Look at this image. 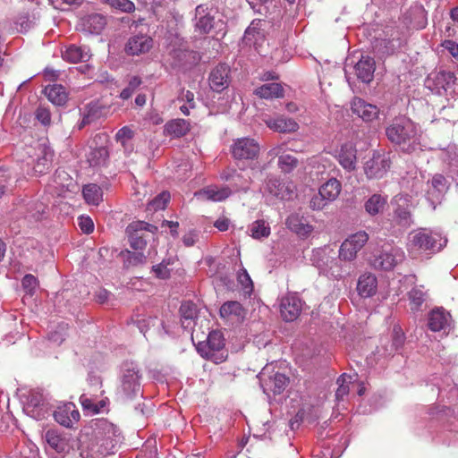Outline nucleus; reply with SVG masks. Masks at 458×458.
Segmentation results:
<instances>
[{"mask_svg": "<svg viewBox=\"0 0 458 458\" xmlns=\"http://www.w3.org/2000/svg\"><path fill=\"white\" fill-rule=\"evenodd\" d=\"M255 95L261 98H281L284 95V89L281 84L276 82L267 83L254 90Z\"/></svg>", "mask_w": 458, "mask_h": 458, "instance_id": "obj_41", "label": "nucleus"}, {"mask_svg": "<svg viewBox=\"0 0 458 458\" xmlns=\"http://www.w3.org/2000/svg\"><path fill=\"white\" fill-rule=\"evenodd\" d=\"M264 122L269 129L280 133L295 132L299 129V124L294 119L284 115L268 117Z\"/></svg>", "mask_w": 458, "mask_h": 458, "instance_id": "obj_25", "label": "nucleus"}, {"mask_svg": "<svg viewBox=\"0 0 458 458\" xmlns=\"http://www.w3.org/2000/svg\"><path fill=\"white\" fill-rule=\"evenodd\" d=\"M80 403L85 411H89L92 413H98L106 407V402L104 400L97 402L88 394H83L80 397Z\"/></svg>", "mask_w": 458, "mask_h": 458, "instance_id": "obj_46", "label": "nucleus"}, {"mask_svg": "<svg viewBox=\"0 0 458 458\" xmlns=\"http://www.w3.org/2000/svg\"><path fill=\"white\" fill-rule=\"evenodd\" d=\"M310 261L318 269L319 274L334 279L342 277V267L335 257L334 250L329 247L314 250Z\"/></svg>", "mask_w": 458, "mask_h": 458, "instance_id": "obj_4", "label": "nucleus"}, {"mask_svg": "<svg viewBox=\"0 0 458 458\" xmlns=\"http://www.w3.org/2000/svg\"><path fill=\"white\" fill-rule=\"evenodd\" d=\"M387 204V196L375 193L371 195L364 203V208L370 216H376L382 213Z\"/></svg>", "mask_w": 458, "mask_h": 458, "instance_id": "obj_37", "label": "nucleus"}, {"mask_svg": "<svg viewBox=\"0 0 458 458\" xmlns=\"http://www.w3.org/2000/svg\"><path fill=\"white\" fill-rule=\"evenodd\" d=\"M391 164L389 153L374 151L364 164V173L369 179H380L386 174Z\"/></svg>", "mask_w": 458, "mask_h": 458, "instance_id": "obj_9", "label": "nucleus"}, {"mask_svg": "<svg viewBox=\"0 0 458 458\" xmlns=\"http://www.w3.org/2000/svg\"><path fill=\"white\" fill-rule=\"evenodd\" d=\"M303 301L295 293H289L280 301V314L284 321L296 320L301 313Z\"/></svg>", "mask_w": 458, "mask_h": 458, "instance_id": "obj_12", "label": "nucleus"}, {"mask_svg": "<svg viewBox=\"0 0 458 458\" xmlns=\"http://www.w3.org/2000/svg\"><path fill=\"white\" fill-rule=\"evenodd\" d=\"M220 317L231 324H238L243 321L247 310L236 301H225L220 308Z\"/></svg>", "mask_w": 458, "mask_h": 458, "instance_id": "obj_19", "label": "nucleus"}, {"mask_svg": "<svg viewBox=\"0 0 458 458\" xmlns=\"http://www.w3.org/2000/svg\"><path fill=\"white\" fill-rule=\"evenodd\" d=\"M351 109L353 114L357 115L365 123H370L378 118L379 108L373 104L366 102L360 98H353L351 102Z\"/></svg>", "mask_w": 458, "mask_h": 458, "instance_id": "obj_15", "label": "nucleus"}, {"mask_svg": "<svg viewBox=\"0 0 458 458\" xmlns=\"http://www.w3.org/2000/svg\"><path fill=\"white\" fill-rule=\"evenodd\" d=\"M62 57L70 63L86 62L90 57L89 49L87 47L71 45L62 50Z\"/></svg>", "mask_w": 458, "mask_h": 458, "instance_id": "obj_32", "label": "nucleus"}, {"mask_svg": "<svg viewBox=\"0 0 458 458\" xmlns=\"http://www.w3.org/2000/svg\"><path fill=\"white\" fill-rule=\"evenodd\" d=\"M67 329V324H60L56 330L49 334V340L57 345L61 344L65 338Z\"/></svg>", "mask_w": 458, "mask_h": 458, "instance_id": "obj_57", "label": "nucleus"}, {"mask_svg": "<svg viewBox=\"0 0 458 458\" xmlns=\"http://www.w3.org/2000/svg\"><path fill=\"white\" fill-rule=\"evenodd\" d=\"M289 382L288 377L282 373L276 372L273 376L266 377V373L261 372L260 385L264 393L269 395L270 393L274 394H281L286 387Z\"/></svg>", "mask_w": 458, "mask_h": 458, "instance_id": "obj_18", "label": "nucleus"}, {"mask_svg": "<svg viewBox=\"0 0 458 458\" xmlns=\"http://www.w3.org/2000/svg\"><path fill=\"white\" fill-rule=\"evenodd\" d=\"M215 18L210 11L204 5H198L195 9L194 27L199 34H208L214 27Z\"/></svg>", "mask_w": 458, "mask_h": 458, "instance_id": "obj_24", "label": "nucleus"}, {"mask_svg": "<svg viewBox=\"0 0 458 458\" xmlns=\"http://www.w3.org/2000/svg\"><path fill=\"white\" fill-rule=\"evenodd\" d=\"M428 328L433 332L446 333L452 327V317L443 308H437L431 310L428 316Z\"/></svg>", "mask_w": 458, "mask_h": 458, "instance_id": "obj_16", "label": "nucleus"}, {"mask_svg": "<svg viewBox=\"0 0 458 458\" xmlns=\"http://www.w3.org/2000/svg\"><path fill=\"white\" fill-rule=\"evenodd\" d=\"M133 135L134 132L129 126H123L116 132L115 140L124 147L132 139Z\"/></svg>", "mask_w": 458, "mask_h": 458, "instance_id": "obj_60", "label": "nucleus"}, {"mask_svg": "<svg viewBox=\"0 0 458 458\" xmlns=\"http://www.w3.org/2000/svg\"><path fill=\"white\" fill-rule=\"evenodd\" d=\"M129 234L130 245L133 250H141L146 247L147 242L142 233H134L131 232Z\"/></svg>", "mask_w": 458, "mask_h": 458, "instance_id": "obj_58", "label": "nucleus"}, {"mask_svg": "<svg viewBox=\"0 0 458 458\" xmlns=\"http://www.w3.org/2000/svg\"><path fill=\"white\" fill-rule=\"evenodd\" d=\"M286 225L291 231L303 237L308 236L313 231V226L308 224L304 217L297 214H292L287 217Z\"/></svg>", "mask_w": 458, "mask_h": 458, "instance_id": "obj_35", "label": "nucleus"}, {"mask_svg": "<svg viewBox=\"0 0 458 458\" xmlns=\"http://www.w3.org/2000/svg\"><path fill=\"white\" fill-rule=\"evenodd\" d=\"M445 244L446 239L440 233L419 228L409 233L406 248L411 259H420L424 255L440 251Z\"/></svg>", "mask_w": 458, "mask_h": 458, "instance_id": "obj_3", "label": "nucleus"}, {"mask_svg": "<svg viewBox=\"0 0 458 458\" xmlns=\"http://www.w3.org/2000/svg\"><path fill=\"white\" fill-rule=\"evenodd\" d=\"M410 309L416 313L422 309L423 303L428 299V292L423 285H414L407 293Z\"/></svg>", "mask_w": 458, "mask_h": 458, "instance_id": "obj_34", "label": "nucleus"}, {"mask_svg": "<svg viewBox=\"0 0 458 458\" xmlns=\"http://www.w3.org/2000/svg\"><path fill=\"white\" fill-rule=\"evenodd\" d=\"M221 179L230 182L229 187L233 192L240 191H248L250 184V175L248 172L241 170L240 172L228 168L222 172Z\"/></svg>", "mask_w": 458, "mask_h": 458, "instance_id": "obj_14", "label": "nucleus"}, {"mask_svg": "<svg viewBox=\"0 0 458 458\" xmlns=\"http://www.w3.org/2000/svg\"><path fill=\"white\" fill-rule=\"evenodd\" d=\"M342 191L341 182L335 178H331L324 184H322L318 190L320 194L327 199L328 202L335 201Z\"/></svg>", "mask_w": 458, "mask_h": 458, "instance_id": "obj_38", "label": "nucleus"}, {"mask_svg": "<svg viewBox=\"0 0 458 458\" xmlns=\"http://www.w3.org/2000/svg\"><path fill=\"white\" fill-rule=\"evenodd\" d=\"M329 202L327 199L323 198V196L318 191V194L314 195L310 201V208L313 210H321L323 209Z\"/></svg>", "mask_w": 458, "mask_h": 458, "instance_id": "obj_61", "label": "nucleus"}, {"mask_svg": "<svg viewBox=\"0 0 458 458\" xmlns=\"http://www.w3.org/2000/svg\"><path fill=\"white\" fill-rule=\"evenodd\" d=\"M35 118L45 127L51 125V111L48 106L40 105L35 111Z\"/></svg>", "mask_w": 458, "mask_h": 458, "instance_id": "obj_53", "label": "nucleus"}, {"mask_svg": "<svg viewBox=\"0 0 458 458\" xmlns=\"http://www.w3.org/2000/svg\"><path fill=\"white\" fill-rule=\"evenodd\" d=\"M38 157L34 165V171L37 174H44L50 166L53 158V152L50 148L39 145L38 148Z\"/></svg>", "mask_w": 458, "mask_h": 458, "instance_id": "obj_39", "label": "nucleus"}, {"mask_svg": "<svg viewBox=\"0 0 458 458\" xmlns=\"http://www.w3.org/2000/svg\"><path fill=\"white\" fill-rule=\"evenodd\" d=\"M47 99L55 106H63L68 101V92L60 84L47 85L43 90Z\"/></svg>", "mask_w": 458, "mask_h": 458, "instance_id": "obj_31", "label": "nucleus"}, {"mask_svg": "<svg viewBox=\"0 0 458 458\" xmlns=\"http://www.w3.org/2000/svg\"><path fill=\"white\" fill-rule=\"evenodd\" d=\"M455 81V75L449 71H439L430 73L426 79V87L441 95L450 90L452 92V82Z\"/></svg>", "mask_w": 458, "mask_h": 458, "instance_id": "obj_11", "label": "nucleus"}, {"mask_svg": "<svg viewBox=\"0 0 458 458\" xmlns=\"http://www.w3.org/2000/svg\"><path fill=\"white\" fill-rule=\"evenodd\" d=\"M352 382V377L347 374H343L337 378L338 387L335 391V398L337 401H342L349 394V385Z\"/></svg>", "mask_w": 458, "mask_h": 458, "instance_id": "obj_47", "label": "nucleus"}, {"mask_svg": "<svg viewBox=\"0 0 458 458\" xmlns=\"http://www.w3.org/2000/svg\"><path fill=\"white\" fill-rule=\"evenodd\" d=\"M285 144H280L268 151L271 157H278V166L284 173H291L298 165V159L290 154H285Z\"/></svg>", "mask_w": 458, "mask_h": 458, "instance_id": "obj_23", "label": "nucleus"}, {"mask_svg": "<svg viewBox=\"0 0 458 458\" xmlns=\"http://www.w3.org/2000/svg\"><path fill=\"white\" fill-rule=\"evenodd\" d=\"M106 23V18L98 13L89 14L81 21L82 29L92 34H99Z\"/></svg>", "mask_w": 458, "mask_h": 458, "instance_id": "obj_36", "label": "nucleus"}, {"mask_svg": "<svg viewBox=\"0 0 458 458\" xmlns=\"http://www.w3.org/2000/svg\"><path fill=\"white\" fill-rule=\"evenodd\" d=\"M232 194V190L229 186H208L195 193V197L201 200L210 201H223Z\"/></svg>", "mask_w": 458, "mask_h": 458, "instance_id": "obj_26", "label": "nucleus"}, {"mask_svg": "<svg viewBox=\"0 0 458 458\" xmlns=\"http://www.w3.org/2000/svg\"><path fill=\"white\" fill-rule=\"evenodd\" d=\"M140 373L133 362H126L123 366L121 376V391L126 398H131L140 391Z\"/></svg>", "mask_w": 458, "mask_h": 458, "instance_id": "obj_7", "label": "nucleus"}, {"mask_svg": "<svg viewBox=\"0 0 458 458\" xmlns=\"http://www.w3.org/2000/svg\"><path fill=\"white\" fill-rule=\"evenodd\" d=\"M46 440L49 446L57 453H66L70 449L69 438L57 430L47 431Z\"/></svg>", "mask_w": 458, "mask_h": 458, "instance_id": "obj_33", "label": "nucleus"}, {"mask_svg": "<svg viewBox=\"0 0 458 458\" xmlns=\"http://www.w3.org/2000/svg\"><path fill=\"white\" fill-rule=\"evenodd\" d=\"M31 408V416L40 420L47 411V402L43 391L33 389L27 397V409Z\"/></svg>", "mask_w": 458, "mask_h": 458, "instance_id": "obj_21", "label": "nucleus"}, {"mask_svg": "<svg viewBox=\"0 0 458 458\" xmlns=\"http://www.w3.org/2000/svg\"><path fill=\"white\" fill-rule=\"evenodd\" d=\"M82 193L88 204L98 206L102 201V189L95 183L85 185Z\"/></svg>", "mask_w": 458, "mask_h": 458, "instance_id": "obj_43", "label": "nucleus"}, {"mask_svg": "<svg viewBox=\"0 0 458 458\" xmlns=\"http://www.w3.org/2000/svg\"><path fill=\"white\" fill-rule=\"evenodd\" d=\"M141 84L140 78L134 76L132 77L128 83V86L123 89L120 94L121 98L123 99H128L131 97V95L135 92V90L140 87Z\"/></svg>", "mask_w": 458, "mask_h": 458, "instance_id": "obj_56", "label": "nucleus"}, {"mask_svg": "<svg viewBox=\"0 0 458 458\" xmlns=\"http://www.w3.org/2000/svg\"><path fill=\"white\" fill-rule=\"evenodd\" d=\"M91 437L81 452L82 458H99L114 454L121 442L119 429L106 420H98L91 426Z\"/></svg>", "mask_w": 458, "mask_h": 458, "instance_id": "obj_1", "label": "nucleus"}, {"mask_svg": "<svg viewBox=\"0 0 458 458\" xmlns=\"http://www.w3.org/2000/svg\"><path fill=\"white\" fill-rule=\"evenodd\" d=\"M54 418L60 425L72 428L74 423L79 421L80 412L75 404L67 403L57 407L54 411Z\"/></svg>", "mask_w": 458, "mask_h": 458, "instance_id": "obj_22", "label": "nucleus"}, {"mask_svg": "<svg viewBox=\"0 0 458 458\" xmlns=\"http://www.w3.org/2000/svg\"><path fill=\"white\" fill-rule=\"evenodd\" d=\"M261 22L259 20L257 22L254 21L246 29L244 34V39L248 42H250L252 39H256V36H259L260 32L258 30V25Z\"/></svg>", "mask_w": 458, "mask_h": 458, "instance_id": "obj_63", "label": "nucleus"}, {"mask_svg": "<svg viewBox=\"0 0 458 458\" xmlns=\"http://www.w3.org/2000/svg\"><path fill=\"white\" fill-rule=\"evenodd\" d=\"M251 236L255 239L267 237L270 234V227L264 220L253 222L250 228Z\"/></svg>", "mask_w": 458, "mask_h": 458, "instance_id": "obj_49", "label": "nucleus"}, {"mask_svg": "<svg viewBox=\"0 0 458 458\" xmlns=\"http://www.w3.org/2000/svg\"><path fill=\"white\" fill-rule=\"evenodd\" d=\"M169 199L170 193L167 191H163L148 203V209L150 211L165 209Z\"/></svg>", "mask_w": 458, "mask_h": 458, "instance_id": "obj_51", "label": "nucleus"}, {"mask_svg": "<svg viewBox=\"0 0 458 458\" xmlns=\"http://www.w3.org/2000/svg\"><path fill=\"white\" fill-rule=\"evenodd\" d=\"M171 65L182 71H187L196 65L200 57L199 54L192 50L175 49L171 53Z\"/></svg>", "mask_w": 458, "mask_h": 458, "instance_id": "obj_17", "label": "nucleus"}, {"mask_svg": "<svg viewBox=\"0 0 458 458\" xmlns=\"http://www.w3.org/2000/svg\"><path fill=\"white\" fill-rule=\"evenodd\" d=\"M393 206V224L402 228H408L413 224L411 197L408 194H398L391 201Z\"/></svg>", "mask_w": 458, "mask_h": 458, "instance_id": "obj_6", "label": "nucleus"}, {"mask_svg": "<svg viewBox=\"0 0 458 458\" xmlns=\"http://www.w3.org/2000/svg\"><path fill=\"white\" fill-rule=\"evenodd\" d=\"M225 345L223 334L220 331H212L208 334L207 341L199 343L196 348L203 358L219 364L227 357Z\"/></svg>", "mask_w": 458, "mask_h": 458, "instance_id": "obj_5", "label": "nucleus"}, {"mask_svg": "<svg viewBox=\"0 0 458 458\" xmlns=\"http://www.w3.org/2000/svg\"><path fill=\"white\" fill-rule=\"evenodd\" d=\"M157 230V226L148 224L144 221L134 222L127 227L128 233L132 232L134 233H141L142 231H148L151 233H155Z\"/></svg>", "mask_w": 458, "mask_h": 458, "instance_id": "obj_54", "label": "nucleus"}, {"mask_svg": "<svg viewBox=\"0 0 458 458\" xmlns=\"http://www.w3.org/2000/svg\"><path fill=\"white\" fill-rule=\"evenodd\" d=\"M21 285L26 292L27 294L32 296L35 293L36 289L38 288V279L30 274L24 276L21 280Z\"/></svg>", "mask_w": 458, "mask_h": 458, "instance_id": "obj_55", "label": "nucleus"}, {"mask_svg": "<svg viewBox=\"0 0 458 458\" xmlns=\"http://www.w3.org/2000/svg\"><path fill=\"white\" fill-rule=\"evenodd\" d=\"M107 156V150L105 148H95L89 153V162L92 166L101 165L105 164Z\"/></svg>", "mask_w": 458, "mask_h": 458, "instance_id": "obj_50", "label": "nucleus"}, {"mask_svg": "<svg viewBox=\"0 0 458 458\" xmlns=\"http://www.w3.org/2000/svg\"><path fill=\"white\" fill-rule=\"evenodd\" d=\"M196 306L191 301L182 303L180 313L182 316L183 327H188L196 316Z\"/></svg>", "mask_w": 458, "mask_h": 458, "instance_id": "obj_48", "label": "nucleus"}, {"mask_svg": "<svg viewBox=\"0 0 458 458\" xmlns=\"http://www.w3.org/2000/svg\"><path fill=\"white\" fill-rule=\"evenodd\" d=\"M111 7L120 10L123 13H131L135 10V4L131 0H101Z\"/></svg>", "mask_w": 458, "mask_h": 458, "instance_id": "obj_52", "label": "nucleus"}, {"mask_svg": "<svg viewBox=\"0 0 458 458\" xmlns=\"http://www.w3.org/2000/svg\"><path fill=\"white\" fill-rule=\"evenodd\" d=\"M387 139L403 151L411 152L420 143L417 125L405 116L394 118L386 128Z\"/></svg>", "mask_w": 458, "mask_h": 458, "instance_id": "obj_2", "label": "nucleus"}, {"mask_svg": "<svg viewBox=\"0 0 458 458\" xmlns=\"http://www.w3.org/2000/svg\"><path fill=\"white\" fill-rule=\"evenodd\" d=\"M356 289L361 298L374 296L377 291V279L376 276L369 272L361 274L358 279Z\"/></svg>", "mask_w": 458, "mask_h": 458, "instance_id": "obj_28", "label": "nucleus"}, {"mask_svg": "<svg viewBox=\"0 0 458 458\" xmlns=\"http://www.w3.org/2000/svg\"><path fill=\"white\" fill-rule=\"evenodd\" d=\"M369 237L365 231H360L350 235L343 242L339 249V259L344 261H352L358 252L368 242Z\"/></svg>", "mask_w": 458, "mask_h": 458, "instance_id": "obj_10", "label": "nucleus"}, {"mask_svg": "<svg viewBox=\"0 0 458 458\" xmlns=\"http://www.w3.org/2000/svg\"><path fill=\"white\" fill-rule=\"evenodd\" d=\"M352 69L360 81L369 83L374 77L375 61L370 56H362Z\"/></svg>", "mask_w": 458, "mask_h": 458, "instance_id": "obj_30", "label": "nucleus"}, {"mask_svg": "<svg viewBox=\"0 0 458 458\" xmlns=\"http://www.w3.org/2000/svg\"><path fill=\"white\" fill-rule=\"evenodd\" d=\"M190 131V123L184 119H174L165 125L166 134L174 138L184 136Z\"/></svg>", "mask_w": 458, "mask_h": 458, "instance_id": "obj_40", "label": "nucleus"}, {"mask_svg": "<svg viewBox=\"0 0 458 458\" xmlns=\"http://www.w3.org/2000/svg\"><path fill=\"white\" fill-rule=\"evenodd\" d=\"M267 191L280 199H286L292 197V191L276 179H271L267 183Z\"/></svg>", "mask_w": 458, "mask_h": 458, "instance_id": "obj_44", "label": "nucleus"}, {"mask_svg": "<svg viewBox=\"0 0 458 458\" xmlns=\"http://www.w3.org/2000/svg\"><path fill=\"white\" fill-rule=\"evenodd\" d=\"M445 178L441 174H435L430 182V188L428 190V199L438 200L445 189Z\"/></svg>", "mask_w": 458, "mask_h": 458, "instance_id": "obj_42", "label": "nucleus"}, {"mask_svg": "<svg viewBox=\"0 0 458 458\" xmlns=\"http://www.w3.org/2000/svg\"><path fill=\"white\" fill-rule=\"evenodd\" d=\"M259 145L250 138H242L234 141L232 154L235 159H254L259 153Z\"/></svg>", "mask_w": 458, "mask_h": 458, "instance_id": "obj_13", "label": "nucleus"}, {"mask_svg": "<svg viewBox=\"0 0 458 458\" xmlns=\"http://www.w3.org/2000/svg\"><path fill=\"white\" fill-rule=\"evenodd\" d=\"M100 113L101 111L99 110L98 104L93 102L89 103L84 107L82 112V118L81 121L78 123V128L81 130L86 125L91 123L100 115Z\"/></svg>", "mask_w": 458, "mask_h": 458, "instance_id": "obj_45", "label": "nucleus"}, {"mask_svg": "<svg viewBox=\"0 0 458 458\" xmlns=\"http://www.w3.org/2000/svg\"><path fill=\"white\" fill-rule=\"evenodd\" d=\"M337 160L342 167L349 172L354 171L357 165V149L355 146L347 142L341 146Z\"/></svg>", "mask_w": 458, "mask_h": 458, "instance_id": "obj_27", "label": "nucleus"}, {"mask_svg": "<svg viewBox=\"0 0 458 458\" xmlns=\"http://www.w3.org/2000/svg\"><path fill=\"white\" fill-rule=\"evenodd\" d=\"M153 40L147 35H136L129 38L125 51L128 55H138L148 52L152 47Z\"/></svg>", "mask_w": 458, "mask_h": 458, "instance_id": "obj_29", "label": "nucleus"}, {"mask_svg": "<svg viewBox=\"0 0 458 458\" xmlns=\"http://www.w3.org/2000/svg\"><path fill=\"white\" fill-rule=\"evenodd\" d=\"M403 250L396 246H385L382 250L374 256L371 266L375 269L389 271L404 259Z\"/></svg>", "mask_w": 458, "mask_h": 458, "instance_id": "obj_8", "label": "nucleus"}, {"mask_svg": "<svg viewBox=\"0 0 458 458\" xmlns=\"http://www.w3.org/2000/svg\"><path fill=\"white\" fill-rule=\"evenodd\" d=\"M237 278L246 293H250L253 290L251 278L245 268H242L238 272Z\"/></svg>", "mask_w": 458, "mask_h": 458, "instance_id": "obj_59", "label": "nucleus"}, {"mask_svg": "<svg viewBox=\"0 0 458 458\" xmlns=\"http://www.w3.org/2000/svg\"><path fill=\"white\" fill-rule=\"evenodd\" d=\"M405 336L401 327L395 326L393 329V345L395 350L401 348L404 344Z\"/></svg>", "mask_w": 458, "mask_h": 458, "instance_id": "obj_62", "label": "nucleus"}, {"mask_svg": "<svg viewBox=\"0 0 458 458\" xmlns=\"http://www.w3.org/2000/svg\"><path fill=\"white\" fill-rule=\"evenodd\" d=\"M152 271L156 274V276L160 279H166L170 276V271L164 262L153 266Z\"/></svg>", "mask_w": 458, "mask_h": 458, "instance_id": "obj_64", "label": "nucleus"}, {"mask_svg": "<svg viewBox=\"0 0 458 458\" xmlns=\"http://www.w3.org/2000/svg\"><path fill=\"white\" fill-rule=\"evenodd\" d=\"M230 67L227 64H221L216 65L210 72L209 85L216 92H221L227 89L230 84Z\"/></svg>", "mask_w": 458, "mask_h": 458, "instance_id": "obj_20", "label": "nucleus"}]
</instances>
